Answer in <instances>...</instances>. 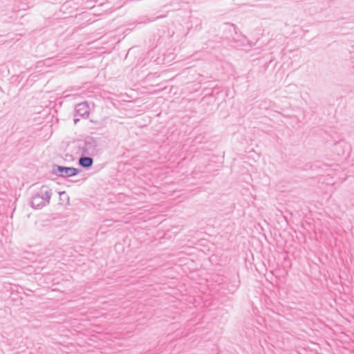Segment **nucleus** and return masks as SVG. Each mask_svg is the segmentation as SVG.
Returning a JSON list of instances; mask_svg holds the SVG:
<instances>
[{
    "label": "nucleus",
    "instance_id": "obj_5",
    "mask_svg": "<svg viewBox=\"0 0 354 354\" xmlns=\"http://www.w3.org/2000/svg\"><path fill=\"white\" fill-rule=\"evenodd\" d=\"M238 35L235 26L232 24H226L223 30V37L225 39L235 41V36Z\"/></svg>",
    "mask_w": 354,
    "mask_h": 354
},
{
    "label": "nucleus",
    "instance_id": "obj_4",
    "mask_svg": "<svg viewBox=\"0 0 354 354\" xmlns=\"http://www.w3.org/2000/svg\"><path fill=\"white\" fill-rule=\"evenodd\" d=\"M90 113V107L87 102H84L77 104L75 108L74 116L77 115L82 118H88Z\"/></svg>",
    "mask_w": 354,
    "mask_h": 354
},
{
    "label": "nucleus",
    "instance_id": "obj_7",
    "mask_svg": "<svg viewBox=\"0 0 354 354\" xmlns=\"http://www.w3.org/2000/svg\"><path fill=\"white\" fill-rule=\"evenodd\" d=\"M60 200H62V197L64 196L68 201L69 200L68 196L66 194V192H62L59 193Z\"/></svg>",
    "mask_w": 354,
    "mask_h": 354
},
{
    "label": "nucleus",
    "instance_id": "obj_8",
    "mask_svg": "<svg viewBox=\"0 0 354 354\" xmlns=\"http://www.w3.org/2000/svg\"><path fill=\"white\" fill-rule=\"evenodd\" d=\"M79 121H80V119H79V118H74V123H75V124H77V122H79Z\"/></svg>",
    "mask_w": 354,
    "mask_h": 354
},
{
    "label": "nucleus",
    "instance_id": "obj_2",
    "mask_svg": "<svg viewBox=\"0 0 354 354\" xmlns=\"http://www.w3.org/2000/svg\"><path fill=\"white\" fill-rule=\"evenodd\" d=\"M52 195L51 189L46 186H42L38 192L31 198V206L33 208L39 209L49 203Z\"/></svg>",
    "mask_w": 354,
    "mask_h": 354
},
{
    "label": "nucleus",
    "instance_id": "obj_6",
    "mask_svg": "<svg viewBox=\"0 0 354 354\" xmlns=\"http://www.w3.org/2000/svg\"><path fill=\"white\" fill-rule=\"evenodd\" d=\"M91 156L82 154L78 160L79 165L84 169L91 168L93 164V159Z\"/></svg>",
    "mask_w": 354,
    "mask_h": 354
},
{
    "label": "nucleus",
    "instance_id": "obj_3",
    "mask_svg": "<svg viewBox=\"0 0 354 354\" xmlns=\"http://www.w3.org/2000/svg\"><path fill=\"white\" fill-rule=\"evenodd\" d=\"M82 171L77 168L72 167H64L54 164L53 165L52 174L55 176L68 178L77 175Z\"/></svg>",
    "mask_w": 354,
    "mask_h": 354
},
{
    "label": "nucleus",
    "instance_id": "obj_1",
    "mask_svg": "<svg viewBox=\"0 0 354 354\" xmlns=\"http://www.w3.org/2000/svg\"><path fill=\"white\" fill-rule=\"evenodd\" d=\"M77 153L88 156H96L100 153L97 140L91 136L84 140H79L76 142Z\"/></svg>",
    "mask_w": 354,
    "mask_h": 354
}]
</instances>
